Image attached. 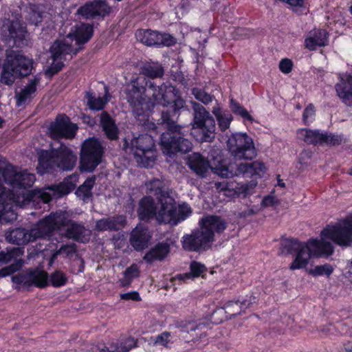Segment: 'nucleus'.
I'll return each instance as SVG.
<instances>
[{
  "mask_svg": "<svg viewBox=\"0 0 352 352\" xmlns=\"http://www.w3.org/2000/svg\"><path fill=\"white\" fill-rule=\"evenodd\" d=\"M37 227L32 229L30 234L23 233V242L34 241L37 237L43 236L56 229L63 231L67 237L82 242L87 241L90 234V231L82 226L70 221L69 215L65 212L51 214L41 221Z\"/></svg>",
  "mask_w": 352,
  "mask_h": 352,
  "instance_id": "5",
  "label": "nucleus"
},
{
  "mask_svg": "<svg viewBox=\"0 0 352 352\" xmlns=\"http://www.w3.org/2000/svg\"><path fill=\"white\" fill-rule=\"evenodd\" d=\"M94 177L87 179L76 190V194L77 196L83 200L88 199L91 195V190L94 184Z\"/></svg>",
  "mask_w": 352,
  "mask_h": 352,
  "instance_id": "36",
  "label": "nucleus"
},
{
  "mask_svg": "<svg viewBox=\"0 0 352 352\" xmlns=\"http://www.w3.org/2000/svg\"><path fill=\"white\" fill-rule=\"evenodd\" d=\"M225 308L226 309V313L230 314V315H237L240 314L241 311H243V309H240L239 307L232 306L230 309L226 308V305L225 306Z\"/></svg>",
  "mask_w": 352,
  "mask_h": 352,
  "instance_id": "56",
  "label": "nucleus"
},
{
  "mask_svg": "<svg viewBox=\"0 0 352 352\" xmlns=\"http://www.w3.org/2000/svg\"><path fill=\"white\" fill-rule=\"evenodd\" d=\"M147 192L153 194L157 201V206L153 198L146 196L140 201L138 214L140 219H149L153 217L159 223L177 225L175 216V201L164 190L160 179H153L146 184Z\"/></svg>",
  "mask_w": 352,
  "mask_h": 352,
  "instance_id": "3",
  "label": "nucleus"
},
{
  "mask_svg": "<svg viewBox=\"0 0 352 352\" xmlns=\"http://www.w3.org/2000/svg\"><path fill=\"white\" fill-rule=\"evenodd\" d=\"M297 137L307 143L315 145L322 144L335 145L341 142V138L338 135H328L307 129H298Z\"/></svg>",
  "mask_w": 352,
  "mask_h": 352,
  "instance_id": "17",
  "label": "nucleus"
},
{
  "mask_svg": "<svg viewBox=\"0 0 352 352\" xmlns=\"http://www.w3.org/2000/svg\"><path fill=\"white\" fill-rule=\"evenodd\" d=\"M255 297L252 294L241 297L237 301H229L226 303V308L230 309L232 306L239 307L240 309H246L255 302Z\"/></svg>",
  "mask_w": 352,
  "mask_h": 352,
  "instance_id": "34",
  "label": "nucleus"
},
{
  "mask_svg": "<svg viewBox=\"0 0 352 352\" xmlns=\"http://www.w3.org/2000/svg\"><path fill=\"white\" fill-rule=\"evenodd\" d=\"M192 94L197 100H200L204 104H208L212 100V97L210 94L197 88L192 89Z\"/></svg>",
  "mask_w": 352,
  "mask_h": 352,
  "instance_id": "43",
  "label": "nucleus"
},
{
  "mask_svg": "<svg viewBox=\"0 0 352 352\" xmlns=\"http://www.w3.org/2000/svg\"><path fill=\"white\" fill-rule=\"evenodd\" d=\"M76 159V156L65 146H61L58 150L43 151L39 155L38 173L44 174L55 167L71 170Z\"/></svg>",
  "mask_w": 352,
  "mask_h": 352,
  "instance_id": "8",
  "label": "nucleus"
},
{
  "mask_svg": "<svg viewBox=\"0 0 352 352\" xmlns=\"http://www.w3.org/2000/svg\"><path fill=\"white\" fill-rule=\"evenodd\" d=\"M277 203V200L274 196L268 195L263 198L262 201V206L265 207L271 206Z\"/></svg>",
  "mask_w": 352,
  "mask_h": 352,
  "instance_id": "53",
  "label": "nucleus"
},
{
  "mask_svg": "<svg viewBox=\"0 0 352 352\" xmlns=\"http://www.w3.org/2000/svg\"><path fill=\"white\" fill-rule=\"evenodd\" d=\"M110 12V8L103 1H95L87 3L78 10V13L85 18L96 15H105Z\"/></svg>",
  "mask_w": 352,
  "mask_h": 352,
  "instance_id": "23",
  "label": "nucleus"
},
{
  "mask_svg": "<svg viewBox=\"0 0 352 352\" xmlns=\"http://www.w3.org/2000/svg\"><path fill=\"white\" fill-rule=\"evenodd\" d=\"M138 40L148 45H165L170 46L175 43V39L168 34H160L149 30H138L135 33Z\"/></svg>",
  "mask_w": 352,
  "mask_h": 352,
  "instance_id": "18",
  "label": "nucleus"
},
{
  "mask_svg": "<svg viewBox=\"0 0 352 352\" xmlns=\"http://www.w3.org/2000/svg\"><path fill=\"white\" fill-rule=\"evenodd\" d=\"M328 43V32L323 29H314L305 36L304 45L307 50L314 51L318 47L327 45Z\"/></svg>",
  "mask_w": 352,
  "mask_h": 352,
  "instance_id": "20",
  "label": "nucleus"
},
{
  "mask_svg": "<svg viewBox=\"0 0 352 352\" xmlns=\"http://www.w3.org/2000/svg\"><path fill=\"white\" fill-rule=\"evenodd\" d=\"M3 209L5 210V206H0V221H3Z\"/></svg>",
  "mask_w": 352,
  "mask_h": 352,
  "instance_id": "60",
  "label": "nucleus"
},
{
  "mask_svg": "<svg viewBox=\"0 0 352 352\" xmlns=\"http://www.w3.org/2000/svg\"><path fill=\"white\" fill-rule=\"evenodd\" d=\"M16 104L20 106L22 102V92L16 91Z\"/></svg>",
  "mask_w": 352,
  "mask_h": 352,
  "instance_id": "58",
  "label": "nucleus"
},
{
  "mask_svg": "<svg viewBox=\"0 0 352 352\" xmlns=\"http://www.w3.org/2000/svg\"><path fill=\"white\" fill-rule=\"evenodd\" d=\"M12 260L16 263L0 270V278L7 276L22 267V250L20 247L0 252V262L8 263Z\"/></svg>",
  "mask_w": 352,
  "mask_h": 352,
  "instance_id": "19",
  "label": "nucleus"
},
{
  "mask_svg": "<svg viewBox=\"0 0 352 352\" xmlns=\"http://www.w3.org/2000/svg\"><path fill=\"white\" fill-rule=\"evenodd\" d=\"M99 352H114L113 351H109L107 349H102Z\"/></svg>",
  "mask_w": 352,
  "mask_h": 352,
  "instance_id": "62",
  "label": "nucleus"
},
{
  "mask_svg": "<svg viewBox=\"0 0 352 352\" xmlns=\"http://www.w3.org/2000/svg\"><path fill=\"white\" fill-rule=\"evenodd\" d=\"M170 333L164 332L155 338V343L158 345L166 346L170 341Z\"/></svg>",
  "mask_w": 352,
  "mask_h": 352,
  "instance_id": "50",
  "label": "nucleus"
},
{
  "mask_svg": "<svg viewBox=\"0 0 352 352\" xmlns=\"http://www.w3.org/2000/svg\"><path fill=\"white\" fill-rule=\"evenodd\" d=\"M340 82L336 86L338 96L348 105L352 104V76L347 74L339 75Z\"/></svg>",
  "mask_w": 352,
  "mask_h": 352,
  "instance_id": "21",
  "label": "nucleus"
},
{
  "mask_svg": "<svg viewBox=\"0 0 352 352\" xmlns=\"http://www.w3.org/2000/svg\"><path fill=\"white\" fill-rule=\"evenodd\" d=\"M8 206H5V210L3 209V221L5 222H11L14 221L17 218V214L15 212L14 210L10 207L8 209H6Z\"/></svg>",
  "mask_w": 352,
  "mask_h": 352,
  "instance_id": "45",
  "label": "nucleus"
},
{
  "mask_svg": "<svg viewBox=\"0 0 352 352\" xmlns=\"http://www.w3.org/2000/svg\"><path fill=\"white\" fill-rule=\"evenodd\" d=\"M9 36L14 39L15 43H20L21 41L22 27L20 21H12L8 25Z\"/></svg>",
  "mask_w": 352,
  "mask_h": 352,
  "instance_id": "39",
  "label": "nucleus"
},
{
  "mask_svg": "<svg viewBox=\"0 0 352 352\" xmlns=\"http://www.w3.org/2000/svg\"><path fill=\"white\" fill-rule=\"evenodd\" d=\"M141 72L144 76L153 78L161 77L163 75L164 70L157 63H146L142 66Z\"/></svg>",
  "mask_w": 352,
  "mask_h": 352,
  "instance_id": "32",
  "label": "nucleus"
},
{
  "mask_svg": "<svg viewBox=\"0 0 352 352\" xmlns=\"http://www.w3.org/2000/svg\"><path fill=\"white\" fill-rule=\"evenodd\" d=\"M120 298L122 300H133V301L140 300V295L137 292H127V293H124V294H121Z\"/></svg>",
  "mask_w": 352,
  "mask_h": 352,
  "instance_id": "51",
  "label": "nucleus"
},
{
  "mask_svg": "<svg viewBox=\"0 0 352 352\" xmlns=\"http://www.w3.org/2000/svg\"><path fill=\"white\" fill-rule=\"evenodd\" d=\"M41 19H42V15L39 12L33 11V12L31 14L30 20L31 23L37 25L38 24V23H40L41 21Z\"/></svg>",
  "mask_w": 352,
  "mask_h": 352,
  "instance_id": "54",
  "label": "nucleus"
},
{
  "mask_svg": "<svg viewBox=\"0 0 352 352\" xmlns=\"http://www.w3.org/2000/svg\"><path fill=\"white\" fill-rule=\"evenodd\" d=\"M333 241L340 246L352 245V216L328 225L320 234V239H310L306 242L294 239L283 241L282 245L288 252H293V261L289 269L296 270L305 268L311 258L329 256L333 252Z\"/></svg>",
  "mask_w": 352,
  "mask_h": 352,
  "instance_id": "2",
  "label": "nucleus"
},
{
  "mask_svg": "<svg viewBox=\"0 0 352 352\" xmlns=\"http://www.w3.org/2000/svg\"><path fill=\"white\" fill-rule=\"evenodd\" d=\"M188 164L190 169L201 177H204L210 168L222 177H230L240 174H248L252 177H261L266 170L264 164L261 162L256 161L250 164L241 163L236 168L233 164H228L221 156L214 157L209 162L197 153L189 156Z\"/></svg>",
  "mask_w": 352,
  "mask_h": 352,
  "instance_id": "4",
  "label": "nucleus"
},
{
  "mask_svg": "<svg viewBox=\"0 0 352 352\" xmlns=\"http://www.w3.org/2000/svg\"><path fill=\"white\" fill-rule=\"evenodd\" d=\"M13 283L15 285V288L17 289H21V285L22 283V276L19 274L12 277Z\"/></svg>",
  "mask_w": 352,
  "mask_h": 352,
  "instance_id": "55",
  "label": "nucleus"
},
{
  "mask_svg": "<svg viewBox=\"0 0 352 352\" xmlns=\"http://www.w3.org/2000/svg\"><path fill=\"white\" fill-rule=\"evenodd\" d=\"M278 186H279L281 188H284L285 184V183L282 180L278 179Z\"/></svg>",
  "mask_w": 352,
  "mask_h": 352,
  "instance_id": "61",
  "label": "nucleus"
},
{
  "mask_svg": "<svg viewBox=\"0 0 352 352\" xmlns=\"http://www.w3.org/2000/svg\"><path fill=\"white\" fill-rule=\"evenodd\" d=\"M144 79L138 78L129 85L127 100L133 107L136 119L148 129H157V125L149 121L148 112L155 104L170 107L171 111L162 112V122L168 126L160 140L163 153L171 157L178 151L187 153L192 148L191 142L180 137L179 128L175 124L173 117L177 111L184 107L185 101L178 95L177 90L172 85L154 86L151 81L145 82V86H140Z\"/></svg>",
  "mask_w": 352,
  "mask_h": 352,
  "instance_id": "1",
  "label": "nucleus"
},
{
  "mask_svg": "<svg viewBox=\"0 0 352 352\" xmlns=\"http://www.w3.org/2000/svg\"><path fill=\"white\" fill-rule=\"evenodd\" d=\"M136 344V341L134 338H128L124 344H121L118 347L116 348L117 352H128L130 349L135 347Z\"/></svg>",
  "mask_w": 352,
  "mask_h": 352,
  "instance_id": "48",
  "label": "nucleus"
},
{
  "mask_svg": "<svg viewBox=\"0 0 352 352\" xmlns=\"http://www.w3.org/2000/svg\"><path fill=\"white\" fill-rule=\"evenodd\" d=\"M4 181L12 189L7 190L0 185V206H8L10 202L16 201L22 188V174L16 172L14 166L6 162H0V182Z\"/></svg>",
  "mask_w": 352,
  "mask_h": 352,
  "instance_id": "9",
  "label": "nucleus"
},
{
  "mask_svg": "<svg viewBox=\"0 0 352 352\" xmlns=\"http://www.w3.org/2000/svg\"><path fill=\"white\" fill-rule=\"evenodd\" d=\"M125 222V217L123 216L102 219L97 221L96 228L100 231L119 230L124 226Z\"/></svg>",
  "mask_w": 352,
  "mask_h": 352,
  "instance_id": "24",
  "label": "nucleus"
},
{
  "mask_svg": "<svg viewBox=\"0 0 352 352\" xmlns=\"http://www.w3.org/2000/svg\"><path fill=\"white\" fill-rule=\"evenodd\" d=\"M109 95L107 91H105L104 96L96 97L91 93L87 94V105L89 108L94 111H100L103 109L106 103L109 100Z\"/></svg>",
  "mask_w": 352,
  "mask_h": 352,
  "instance_id": "27",
  "label": "nucleus"
},
{
  "mask_svg": "<svg viewBox=\"0 0 352 352\" xmlns=\"http://www.w3.org/2000/svg\"><path fill=\"white\" fill-rule=\"evenodd\" d=\"M346 352H352V346L346 348Z\"/></svg>",
  "mask_w": 352,
  "mask_h": 352,
  "instance_id": "63",
  "label": "nucleus"
},
{
  "mask_svg": "<svg viewBox=\"0 0 352 352\" xmlns=\"http://www.w3.org/2000/svg\"><path fill=\"white\" fill-rule=\"evenodd\" d=\"M315 116V109L312 104L308 105L304 111L302 120L305 124L309 123L314 120Z\"/></svg>",
  "mask_w": 352,
  "mask_h": 352,
  "instance_id": "47",
  "label": "nucleus"
},
{
  "mask_svg": "<svg viewBox=\"0 0 352 352\" xmlns=\"http://www.w3.org/2000/svg\"><path fill=\"white\" fill-rule=\"evenodd\" d=\"M192 122V135L199 141L211 142L214 138L215 121L206 109L195 104Z\"/></svg>",
  "mask_w": 352,
  "mask_h": 352,
  "instance_id": "12",
  "label": "nucleus"
},
{
  "mask_svg": "<svg viewBox=\"0 0 352 352\" xmlns=\"http://www.w3.org/2000/svg\"><path fill=\"white\" fill-rule=\"evenodd\" d=\"M256 186V182H252L250 184H237V185L234 187V191L231 192L229 189H224L222 190V192L224 195L226 196H232L233 195H242L243 196H246L252 192L254 188Z\"/></svg>",
  "mask_w": 352,
  "mask_h": 352,
  "instance_id": "30",
  "label": "nucleus"
},
{
  "mask_svg": "<svg viewBox=\"0 0 352 352\" xmlns=\"http://www.w3.org/2000/svg\"><path fill=\"white\" fill-rule=\"evenodd\" d=\"M102 149L100 142L95 138L86 140L82 145L80 153V168L91 172L100 164Z\"/></svg>",
  "mask_w": 352,
  "mask_h": 352,
  "instance_id": "15",
  "label": "nucleus"
},
{
  "mask_svg": "<svg viewBox=\"0 0 352 352\" xmlns=\"http://www.w3.org/2000/svg\"><path fill=\"white\" fill-rule=\"evenodd\" d=\"M92 27L89 24H80L75 27L63 40H57L50 49L52 62L46 70V74L51 76L60 71L63 66V56L68 54H76L78 47L87 42L92 36Z\"/></svg>",
  "mask_w": 352,
  "mask_h": 352,
  "instance_id": "6",
  "label": "nucleus"
},
{
  "mask_svg": "<svg viewBox=\"0 0 352 352\" xmlns=\"http://www.w3.org/2000/svg\"><path fill=\"white\" fill-rule=\"evenodd\" d=\"M6 239L11 243L20 245L22 241V229L18 228L12 230L6 234Z\"/></svg>",
  "mask_w": 352,
  "mask_h": 352,
  "instance_id": "42",
  "label": "nucleus"
},
{
  "mask_svg": "<svg viewBox=\"0 0 352 352\" xmlns=\"http://www.w3.org/2000/svg\"><path fill=\"white\" fill-rule=\"evenodd\" d=\"M82 120L84 122H86L89 125H93L95 122L94 120L89 116H83Z\"/></svg>",
  "mask_w": 352,
  "mask_h": 352,
  "instance_id": "59",
  "label": "nucleus"
},
{
  "mask_svg": "<svg viewBox=\"0 0 352 352\" xmlns=\"http://www.w3.org/2000/svg\"><path fill=\"white\" fill-rule=\"evenodd\" d=\"M199 224V230L183 237L182 245L185 250L197 251L209 247L214 241L215 234L223 232L226 228L223 219L212 215L203 217Z\"/></svg>",
  "mask_w": 352,
  "mask_h": 352,
  "instance_id": "7",
  "label": "nucleus"
},
{
  "mask_svg": "<svg viewBox=\"0 0 352 352\" xmlns=\"http://www.w3.org/2000/svg\"><path fill=\"white\" fill-rule=\"evenodd\" d=\"M32 281L38 287H44L47 283V274L43 270H36L30 273Z\"/></svg>",
  "mask_w": 352,
  "mask_h": 352,
  "instance_id": "40",
  "label": "nucleus"
},
{
  "mask_svg": "<svg viewBox=\"0 0 352 352\" xmlns=\"http://www.w3.org/2000/svg\"><path fill=\"white\" fill-rule=\"evenodd\" d=\"M124 147H130L133 152L136 162L140 166H152L156 160L155 142L151 135L142 134L134 138L130 142L125 140Z\"/></svg>",
  "mask_w": 352,
  "mask_h": 352,
  "instance_id": "10",
  "label": "nucleus"
},
{
  "mask_svg": "<svg viewBox=\"0 0 352 352\" xmlns=\"http://www.w3.org/2000/svg\"><path fill=\"white\" fill-rule=\"evenodd\" d=\"M78 127L75 124L70 122L65 115H60L54 122L50 124L48 133L54 139L60 138H72L74 137Z\"/></svg>",
  "mask_w": 352,
  "mask_h": 352,
  "instance_id": "16",
  "label": "nucleus"
},
{
  "mask_svg": "<svg viewBox=\"0 0 352 352\" xmlns=\"http://www.w3.org/2000/svg\"><path fill=\"white\" fill-rule=\"evenodd\" d=\"M151 238L150 232L144 226L140 224L133 230L131 235L130 243L138 251L144 249Z\"/></svg>",
  "mask_w": 352,
  "mask_h": 352,
  "instance_id": "22",
  "label": "nucleus"
},
{
  "mask_svg": "<svg viewBox=\"0 0 352 352\" xmlns=\"http://www.w3.org/2000/svg\"><path fill=\"white\" fill-rule=\"evenodd\" d=\"M293 68V62L289 58H283L279 63V69L283 74L290 73Z\"/></svg>",
  "mask_w": 352,
  "mask_h": 352,
  "instance_id": "46",
  "label": "nucleus"
},
{
  "mask_svg": "<svg viewBox=\"0 0 352 352\" xmlns=\"http://www.w3.org/2000/svg\"><path fill=\"white\" fill-rule=\"evenodd\" d=\"M139 267L135 264L131 265L124 272V278L121 280L122 285L123 286L129 285L133 279L139 276Z\"/></svg>",
  "mask_w": 352,
  "mask_h": 352,
  "instance_id": "38",
  "label": "nucleus"
},
{
  "mask_svg": "<svg viewBox=\"0 0 352 352\" xmlns=\"http://www.w3.org/2000/svg\"><path fill=\"white\" fill-rule=\"evenodd\" d=\"M190 270L189 273L179 275V278L186 281L188 279L195 278L199 276L204 278L206 271V268L203 264L196 261L191 263Z\"/></svg>",
  "mask_w": 352,
  "mask_h": 352,
  "instance_id": "29",
  "label": "nucleus"
},
{
  "mask_svg": "<svg viewBox=\"0 0 352 352\" xmlns=\"http://www.w3.org/2000/svg\"><path fill=\"white\" fill-rule=\"evenodd\" d=\"M191 214L192 209L188 204L183 203L179 204L177 206L175 204V216L177 219V224L182 221L185 220L186 218L190 217Z\"/></svg>",
  "mask_w": 352,
  "mask_h": 352,
  "instance_id": "37",
  "label": "nucleus"
},
{
  "mask_svg": "<svg viewBox=\"0 0 352 352\" xmlns=\"http://www.w3.org/2000/svg\"><path fill=\"white\" fill-rule=\"evenodd\" d=\"M169 252V247L166 243H161L156 245L149 251L144 257V259L148 262L154 260H161L166 257Z\"/></svg>",
  "mask_w": 352,
  "mask_h": 352,
  "instance_id": "26",
  "label": "nucleus"
},
{
  "mask_svg": "<svg viewBox=\"0 0 352 352\" xmlns=\"http://www.w3.org/2000/svg\"><path fill=\"white\" fill-rule=\"evenodd\" d=\"M76 252L75 247L73 245H68L62 246L59 250L56 252L52 258V261H53L58 255L62 254L65 256H69L74 254Z\"/></svg>",
  "mask_w": 352,
  "mask_h": 352,
  "instance_id": "44",
  "label": "nucleus"
},
{
  "mask_svg": "<svg viewBox=\"0 0 352 352\" xmlns=\"http://www.w3.org/2000/svg\"><path fill=\"white\" fill-rule=\"evenodd\" d=\"M34 62L32 58L23 56V76L30 74L34 69Z\"/></svg>",
  "mask_w": 352,
  "mask_h": 352,
  "instance_id": "49",
  "label": "nucleus"
},
{
  "mask_svg": "<svg viewBox=\"0 0 352 352\" xmlns=\"http://www.w3.org/2000/svg\"><path fill=\"white\" fill-rule=\"evenodd\" d=\"M230 155L239 160H252L257 153L252 138L245 133H234L228 140Z\"/></svg>",
  "mask_w": 352,
  "mask_h": 352,
  "instance_id": "13",
  "label": "nucleus"
},
{
  "mask_svg": "<svg viewBox=\"0 0 352 352\" xmlns=\"http://www.w3.org/2000/svg\"><path fill=\"white\" fill-rule=\"evenodd\" d=\"M334 267L329 264L317 265L308 270L309 274L314 277L326 276L329 278L334 272Z\"/></svg>",
  "mask_w": 352,
  "mask_h": 352,
  "instance_id": "31",
  "label": "nucleus"
},
{
  "mask_svg": "<svg viewBox=\"0 0 352 352\" xmlns=\"http://www.w3.org/2000/svg\"><path fill=\"white\" fill-rule=\"evenodd\" d=\"M67 280L65 275L60 271H56L50 276V282L54 287H60L66 284Z\"/></svg>",
  "mask_w": 352,
  "mask_h": 352,
  "instance_id": "41",
  "label": "nucleus"
},
{
  "mask_svg": "<svg viewBox=\"0 0 352 352\" xmlns=\"http://www.w3.org/2000/svg\"><path fill=\"white\" fill-rule=\"evenodd\" d=\"M230 109L234 114L241 116L244 121L252 122L254 120L248 111L233 99L230 100Z\"/></svg>",
  "mask_w": 352,
  "mask_h": 352,
  "instance_id": "35",
  "label": "nucleus"
},
{
  "mask_svg": "<svg viewBox=\"0 0 352 352\" xmlns=\"http://www.w3.org/2000/svg\"><path fill=\"white\" fill-rule=\"evenodd\" d=\"M39 82V79L34 76L29 78L25 85L23 86V103L26 100L34 97L36 91V86Z\"/></svg>",
  "mask_w": 352,
  "mask_h": 352,
  "instance_id": "33",
  "label": "nucleus"
},
{
  "mask_svg": "<svg viewBox=\"0 0 352 352\" xmlns=\"http://www.w3.org/2000/svg\"><path fill=\"white\" fill-rule=\"evenodd\" d=\"M100 122L103 131L109 139L116 140L118 138V128L114 121L106 112L101 113Z\"/></svg>",
  "mask_w": 352,
  "mask_h": 352,
  "instance_id": "25",
  "label": "nucleus"
},
{
  "mask_svg": "<svg viewBox=\"0 0 352 352\" xmlns=\"http://www.w3.org/2000/svg\"><path fill=\"white\" fill-rule=\"evenodd\" d=\"M22 74V53L19 49L11 48L6 51V58L3 64L0 81L12 85Z\"/></svg>",
  "mask_w": 352,
  "mask_h": 352,
  "instance_id": "14",
  "label": "nucleus"
},
{
  "mask_svg": "<svg viewBox=\"0 0 352 352\" xmlns=\"http://www.w3.org/2000/svg\"><path fill=\"white\" fill-rule=\"evenodd\" d=\"M35 175L32 173H25L23 171V188L27 187H30L32 186L34 182H35Z\"/></svg>",
  "mask_w": 352,
  "mask_h": 352,
  "instance_id": "52",
  "label": "nucleus"
},
{
  "mask_svg": "<svg viewBox=\"0 0 352 352\" xmlns=\"http://www.w3.org/2000/svg\"><path fill=\"white\" fill-rule=\"evenodd\" d=\"M346 276L352 283V261L347 264Z\"/></svg>",
  "mask_w": 352,
  "mask_h": 352,
  "instance_id": "57",
  "label": "nucleus"
},
{
  "mask_svg": "<svg viewBox=\"0 0 352 352\" xmlns=\"http://www.w3.org/2000/svg\"><path fill=\"white\" fill-rule=\"evenodd\" d=\"M349 174H350L351 175H352V168H351L350 169V170H349Z\"/></svg>",
  "mask_w": 352,
  "mask_h": 352,
  "instance_id": "64",
  "label": "nucleus"
},
{
  "mask_svg": "<svg viewBox=\"0 0 352 352\" xmlns=\"http://www.w3.org/2000/svg\"><path fill=\"white\" fill-rule=\"evenodd\" d=\"M77 176L71 175L56 186L47 187L43 190H23V206L27 202L41 200L43 203L49 202L52 197H60L69 193L76 186Z\"/></svg>",
  "mask_w": 352,
  "mask_h": 352,
  "instance_id": "11",
  "label": "nucleus"
},
{
  "mask_svg": "<svg viewBox=\"0 0 352 352\" xmlns=\"http://www.w3.org/2000/svg\"><path fill=\"white\" fill-rule=\"evenodd\" d=\"M212 113L215 116L221 131L229 128L232 116L228 111H223L219 107H215L212 109Z\"/></svg>",
  "mask_w": 352,
  "mask_h": 352,
  "instance_id": "28",
  "label": "nucleus"
}]
</instances>
